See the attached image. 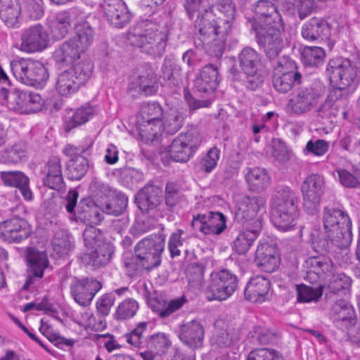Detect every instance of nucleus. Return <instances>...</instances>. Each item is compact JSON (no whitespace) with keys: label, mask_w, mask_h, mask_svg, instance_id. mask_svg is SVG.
I'll return each instance as SVG.
<instances>
[{"label":"nucleus","mask_w":360,"mask_h":360,"mask_svg":"<svg viewBox=\"0 0 360 360\" xmlns=\"http://www.w3.org/2000/svg\"><path fill=\"white\" fill-rule=\"evenodd\" d=\"M322 223L326 241L322 242L321 245L314 246L317 252H326L329 249V242L341 249L346 248L351 244L352 220L345 211L330 205L324 207Z\"/></svg>","instance_id":"1"},{"label":"nucleus","mask_w":360,"mask_h":360,"mask_svg":"<svg viewBox=\"0 0 360 360\" xmlns=\"http://www.w3.org/2000/svg\"><path fill=\"white\" fill-rule=\"evenodd\" d=\"M160 28L159 25L150 20H141L130 29L127 39L142 52L153 57H161L165 51L167 33Z\"/></svg>","instance_id":"2"},{"label":"nucleus","mask_w":360,"mask_h":360,"mask_svg":"<svg viewBox=\"0 0 360 360\" xmlns=\"http://www.w3.org/2000/svg\"><path fill=\"white\" fill-rule=\"evenodd\" d=\"M165 237L155 235L145 238L134 248L135 255L126 266L134 271L141 269L151 270L161 263V255L165 248Z\"/></svg>","instance_id":"3"},{"label":"nucleus","mask_w":360,"mask_h":360,"mask_svg":"<svg viewBox=\"0 0 360 360\" xmlns=\"http://www.w3.org/2000/svg\"><path fill=\"white\" fill-rule=\"evenodd\" d=\"M94 64L90 60H84L61 72L56 82V89L61 96H69L77 92L92 75Z\"/></svg>","instance_id":"4"},{"label":"nucleus","mask_w":360,"mask_h":360,"mask_svg":"<svg viewBox=\"0 0 360 360\" xmlns=\"http://www.w3.org/2000/svg\"><path fill=\"white\" fill-rule=\"evenodd\" d=\"M255 36V41L269 60H276L283 46L284 25L283 22L268 26L255 25L251 28Z\"/></svg>","instance_id":"5"},{"label":"nucleus","mask_w":360,"mask_h":360,"mask_svg":"<svg viewBox=\"0 0 360 360\" xmlns=\"http://www.w3.org/2000/svg\"><path fill=\"white\" fill-rule=\"evenodd\" d=\"M326 72L333 86L332 89H340L342 94L347 95V88L357 80L359 74L356 65L349 59L342 57L330 60Z\"/></svg>","instance_id":"6"},{"label":"nucleus","mask_w":360,"mask_h":360,"mask_svg":"<svg viewBox=\"0 0 360 360\" xmlns=\"http://www.w3.org/2000/svg\"><path fill=\"white\" fill-rule=\"evenodd\" d=\"M11 70L18 80L28 86L42 87L49 78L47 68L39 60H13Z\"/></svg>","instance_id":"7"},{"label":"nucleus","mask_w":360,"mask_h":360,"mask_svg":"<svg viewBox=\"0 0 360 360\" xmlns=\"http://www.w3.org/2000/svg\"><path fill=\"white\" fill-rule=\"evenodd\" d=\"M302 74L297 70L295 63L289 57L280 58L274 67L271 82L274 89L280 94H286L295 85L302 83Z\"/></svg>","instance_id":"8"},{"label":"nucleus","mask_w":360,"mask_h":360,"mask_svg":"<svg viewBox=\"0 0 360 360\" xmlns=\"http://www.w3.org/2000/svg\"><path fill=\"white\" fill-rule=\"evenodd\" d=\"M238 287V278L236 274L226 269L213 272L205 291L209 301H224L229 298Z\"/></svg>","instance_id":"9"},{"label":"nucleus","mask_w":360,"mask_h":360,"mask_svg":"<svg viewBox=\"0 0 360 360\" xmlns=\"http://www.w3.org/2000/svg\"><path fill=\"white\" fill-rule=\"evenodd\" d=\"M239 65L247 77L246 86L250 90L259 87L264 79L262 56L255 49L246 46L238 56Z\"/></svg>","instance_id":"10"},{"label":"nucleus","mask_w":360,"mask_h":360,"mask_svg":"<svg viewBox=\"0 0 360 360\" xmlns=\"http://www.w3.org/2000/svg\"><path fill=\"white\" fill-rule=\"evenodd\" d=\"M349 111L348 95L342 94L340 89H331L325 101L316 110V114L317 117L333 122V119L336 121L348 120Z\"/></svg>","instance_id":"11"},{"label":"nucleus","mask_w":360,"mask_h":360,"mask_svg":"<svg viewBox=\"0 0 360 360\" xmlns=\"http://www.w3.org/2000/svg\"><path fill=\"white\" fill-rule=\"evenodd\" d=\"M148 322L139 323L129 333L125 335L127 342L137 348H146L156 354H165L171 346V342L165 333L152 335L144 341L143 333L148 328Z\"/></svg>","instance_id":"12"},{"label":"nucleus","mask_w":360,"mask_h":360,"mask_svg":"<svg viewBox=\"0 0 360 360\" xmlns=\"http://www.w3.org/2000/svg\"><path fill=\"white\" fill-rule=\"evenodd\" d=\"M18 49L26 53H34L44 51L49 46L50 37L47 29L37 23L24 28L21 31Z\"/></svg>","instance_id":"13"},{"label":"nucleus","mask_w":360,"mask_h":360,"mask_svg":"<svg viewBox=\"0 0 360 360\" xmlns=\"http://www.w3.org/2000/svg\"><path fill=\"white\" fill-rule=\"evenodd\" d=\"M324 184L323 177L317 174L309 175L302 183L303 207L307 214L313 215L318 212Z\"/></svg>","instance_id":"14"},{"label":"nucleus","mask_w":360,"mask_h":360,"mask_svg":"<svg viewBox=\"0 0 360 360\" xmlns=\"http://www.w3.org/2000/svg\"><path fill=\"white\" fill-rule=\"evenodd\" d=\"M163 110L158 103H145L137 118L141 133L155 137L161 130Z\"/></svg>","instance_id":"15"},{"label":"nucleus","mask_w":360,"mask_h":360,"mask_svg":"<svg viewBox=\"0 0 360 360\" xmlns=\"http://www.w3.org/2000/svg\"><path fill=\"white\" fill-rule=\"evenodd\" d=\"M266 199L261 196H245L237 204L235 214L238 221L249 224L259 220L262 223L260 212H265Z\"/></svg>","instance_id":"16"},{"label":"nucleus","mask_w":360,"mask_h":360,"mask_svg":"<svg viewBox=\"0 0 360 360\" xmlns=\"http://www.w3.org/2000/svg\"><path fill=\"white\" fill-rule=\"evenodd\" d=\"M30 233V225L23 218L14 217L0 223V237L7 243H19L27 239Z\"/></svg>","instance_id":"17"},{"label":"nucleus","mask_w":360,"mask_h":360,"mask_svg":"<svg viewBox=\"0 0 360 360\" xmlns=\"http://www.w3.org/2000/svg\"><path fill=\"white\" fill-rule=\"evenodd\" d=\"M321 97V91L314 87L302 88L289 99L288 106L294 114L303 115L311 111Z\"/></svg>","instance_id":"18"},{"label":"nucleus","mask_w":360,"mask_h":360,"mask_svg":"<svg viewBox=\"0 0 360 360\" xmlns=\"http://www.w3.org/2000/svg\"><path fill=\"white\" fill-rule=\"evenodd\" d=\"M191 226L205 235H219L226 228L225 216L220 212L193 215Z\"/></svg>","instance_id":"19"},{"label":"nucleus","mask_w":360,"mask_h":360,"mask_svg":"<svg viewBox=\"0 0 360 360\" xmlns=\"http://www.w3.org/2000/svg\"><path fill=\"white\" fill-rule=\"evenodd\" d=\"M100 6L112 27L122 28L130 22L131 13L122 0H103Z\"/></svg>","instance_id":"20"},{"label":"nucleus","mask_w":360,"mask_h":360,"mask_svg":"<svg viewBox=\"0 0 360 360\" xmlns=\"http://www.w3.org/2000/svg\"><path fill=\"white\" fill-rule=\"evenodd\" d=\"M101 287V283L93 278H75L70 285V292L77 303L86 307L91 304Z\"/></svg>","instance_id":"21"},{"label":"nucleus","mask_w":360,"mask_h":360,"mask_svg":"<svg viewBox=\"0 0 360 360\" xmlns=\"http://www.w3.org/2000/svg\"><path fill=\"white\" fill-rule=\"evenodd\" d=\"M26 259L29 270L25 283L22 287L23 290L28 289L30 285L33 283L34 278H42L44 270L49 264L46 253L39 251L34 248H27Z\"/></svg>","instance_id":"22"},{"label":"nucleus","mask_w":360,"mask_h":360,"mask_svg":"<svg viewBox=\"0 0 360 360\" xmlns=\"http://www.w3.org/2000/svg\"><path fill=\"white\" fill-rule=\"evenodd\" d=\"M212 12L209 8L199 12L195 21V29L202 39L216 36L221 41H224L226 35H223L220 30L221 21H218Z\"/></svg>","instance_id":"23"},{"label":"nucleus","mask_w":360,"mask_h":360,"mask_svg":"<svg viewBox=\"0 0 360 360\" xmlns=\"http://www.w3.org/2000/svg\"><path fill=\"white\" fill-rule=\"evenodd\" d=\"M162 191L153 184H146L136 195L135 203L143 213L156 210L162 202Z\"/></svg>","instance_id":"24"},{"label":"nucleus","mask_w":360,"mask_h":360,"mask_svg":"<svg viewBox=\"0 0 360 360\" xmlns=\"http://www.w3.org/2000/svg\"><path fill=\"white\" fill-rule=\"evenodd\" d=\"M301 34L308 41H324L330 34V27L325 19L313 17L302 25Z\"/></svg>","instance_id":"25"},{"label":"nucleus","mask_w":360,"mask_h":360,"mask_svg":"<svg viewBox=\"0 0 360 360\" xmlns=\"http://www.w3.org/2000/svg\"><path fill=\"white\" fill-rule=\"evenodd\" d=\"M82 53L75 40L69 39L56 47L52 58L58 66L64 68L73 64Z\"/></svg>","instance_id":"26"},{"label":"nucleus","mask_w":360,"mask_h":360,"mask_svg":"<svg viewBox=\"0 0 360 360\" xmlns=\"http://www.w3.org/2000/svg\"><path fill=\"white\" fill-rule=\"evenodd\" d=\"M330 319L337 328L345 330L356 322L354 311L352 306L345 300H338L332 305Z\"/></svg>","instance_id":"27"},{"label":"nucleus","mask_w":360,"mask_h":360,"mask_svg":"<svg viewBox=\"0 0 360 360\" xmlns=\"http://www.w3.org/2000/svg\"><path fill=\"white\" fill-rule=\"evenodd\" d=\"M255 261L262 271L274 272L280 264V257L276 247L268 243L259 244L256 250Z\"/></svg>","instance_id":"28"},{"label":"nucleus","mask_w":360,"mask_h":360,"mask_svg":"<svg viewBox=\"0 0 360 360\" xmlns=\"http://www.w3.org/2000/svg\"><path fill=\"white\" fill-rule=\"evenodd\" d=\"M209 9L212 11L218 21H221L219 28L223 35H227L236 18V6L233 1L219 0Z\"/></svg>","instance_id":"29"},{"label":"nucleus","mask_w":360,"mask_h":360,"mask_svg":"<svg viewBox=\"0 0 360 360\" xmlns=\"http://www.w3.org/2000/svg\"><path fill=\"white\" fill-rule=\"evenodd\" d=\"M254 11L257 18L250 22L251 28L255 25L264 27L275 22H283L277 8L269 0H259L254 7Z\"/></svg>","instance_id":"30"},{"label":"nucleus","mask_w":360,"mask_h":360,"mask_svg":"<svg viewBox=\"0 0 360 360\" xmlns=\"http://www.w3.org/2000/svg\"><path fill=\"white\" fill-rule=\"evenodd\" d=\"M262 228V223L259 220L255 221L252 224H245V229L239 232L233 240V250L238 255L247 253L259 236Z\"/></svg>","instance_id":"31"},{"label":"nucleus","mask_w":360,"mask_h":360,"mask_svg":"<svg viewBox=\"0 0 360 360\" xmlns=\"http://www.w3.org/2000/svg\"><path fill=\"white\" fill-rule=\"evenodd\" d=\"M204 328L201 323L192 320L179 326L178 336L181 341L191 349L201 347L204 340Z\"/></svg>","instance_id":"32"},{"label":"nucleus","mask_w":360,"mask_h":360,"mask_svg":"<svg viewBox=\"0 0 360 360\" xmlns=\"http://www.w3.org/2000/svg\"><path fill=\"white\" fill-rule=\"evenodd\" d=\"M271 283L262 276L250 279L244 290L247 300L252 302H262L269 298Z\"/></svg>","instance_id":"33"},{"label":"nucleus","mask_w":360,"mask_h":360,"mask_svg":"<svg viewBox=\"0 0 360 360\" xmlns=\"http://www.w3.org/2000/svg\"><path fill=\"white\" fill-rule=\"evenodd\" d=\"M219 80V72L216 66L208 64L204 66L194 80V87L201 93H210L216 90Z\"/></svg>","instance_id":"34"},{"label":"nucleus","mask_w":360,"mask_h":360,"mask_svg":"<svg viewBox=\"0 0 360 360\" xmlns=\"http://www.w3.org/2000/svg\"><path fill=\"white\" fill-rule=\"evenodd\" d=\"M114 248L108 242H98V245L89 249L84 255V259L95 268H99L108 264L113 255Z\"/></svg>","instance_id":"35"},{"label":"nucleus","mask_w":360,"mask_h":360,"mask_svg":"<svg viewBox=\"0 0 360 360\" xmlns=\"http://www.w3.org/2000/svg\"><path fill=\"white\" fill-rule=\"evenodd\" d=\"M98 203L91 199H82L77 207L75 219L87 224H98L103 220Z\"/></svg>","instance_id":"36"},{"label":"nucleus","mask_w":360,"mask_h":360,"mask_svg":"<svg viewBox=\"0 0 360 360\" xmlns=\"http://www.w3.org/2000/svg\"><path fill=\"white\" fill-rule=\"evenodd\" d=\"M45 176L43 177L44 185L49 188L60 191L65 188V184L62 174L60 161L53 158L45 167Z\"/></svg>","instance_id":"37"},{"label":"nucleus","mask_w":360,"mask_h":360,"mask_svg":"<svg viewBox=\"0 0 360 360\" xmlns=\"http://www.w3.org/2000/svg\"><path fill=\"white\" fill-rule=\"evenodd\" d=\"M161 77L165 85L179 88L183 83L181 68L172 57H166L161 68Z\"/></svg>","instance_id":"38"},{"label":"nucleus","mask_w":360,"mask_h":360,"mask_svg":"<svg viewBox=\"0 0 360 360\" xmlns=\"http://www.w3.org/2000/svg\"><path fill=\"white\" fill-rule=\"evenodd\" d=\"M297 217V208L290 207L288 210L283 207L271 208L272 223L277 229L283 231H289L296 225Z\"/></svg>","instance_id":"39"},{"label":"nucleus","mask_w":360,"mask_h":360,"mask_svg":"<svg viewBox=\"0 0 360 360\" xmlns=\"http://www.w3.org/2000/svg\"><path fill=\"white\" fill-rule=\"evenodd\" d=\"M77 13L75 9L57 13L51 27L52 35L56 40L62 39L68 35Z\"/></svg>","instance_id":"40"},{"label":"nucleus","mask_w":360,"mask_h":360,"mask_svg":"<svg viewBox=\"0 0 360 360\" xmlns=\"http://www.w3.org/2000/svg\"><path fill=\"white\" fill-rule=\"evenodd\" d=\"M128 205L127 196L119 191L98 205L101 211L108 215L118 217L125 212Z\"/></svg>","instance_id":"41"},{"label":"nucleus","mask_w":360,"mask_h":360,"mask_svg":"<svg viewBox=\"0 0 360 360\" xmlns=\"http://www.w3.org/2000/svg\"><path fill=\"white\" fill-rule=\"evenodd\" d=\"M157 89L156 77L150 71L136 77L129 87V91H134L144 96L153 95L157 91Z\"/></svg>","instance_id":"42"},{"label":"nucleus","mask_w":360,"mask_h":360,"mask_svg":"<svg viewBox=\"0 0 360 360\" xmlns=\"http://www.w3.org/2000/svg\"><path fill=\"white\" fill-rule=\"evenodd\" d=\"M20 11L18 0H0V18L8 27L17 25Z\"/></svg>","instance_id":"43"},{"label":"nucleus","mask_w":360,"mask_h":360,"mask_svg":"<svg viewBox=\"0 0 360 360\" xmlns=\"http://www.w3.org/2000/svg\"><path fill=\"white\" fill-rule=\"evenodd\" d=\"M26 92L27 91L18 89L9 91L2 88L0 90V99L6 103L10 110L23 114Z\"/></svg>","instance_id":"44"},{"label":"nucleus","mask_w":360,"mask_h":360,"mask_svg":"<svg viewBox=\"0 0 360 360\" xmlns=\"http://www.w3.org/2000/svg\"><path fill=\"white\" fill-rule=\"evenodd\" d=\"M93 114V109L89 107H82L75 111L70 110L66 112L64 120V128L66 132L86 122Z\"/></svg>","instance_id":"45"},{"label":"nucleus","mask_w":360,"mask_h":360,"mask_svg":"<svg viewBox=\"0 0 360 360\" xmlns=\"http://www.w3.org/2000/svg\"><path fill=\"white\" fill-rule=\"evenodd\" d=\"M75 30V36L70 39H75L84 53L94 41V31L89 23L84 20L76 22Z\"/></svg>","instance_id":"46"},{"label":"nucleus","mask_w":360,"mask_h":360,"mask_svg":"<svg viewBox=\"0 0 360 360\" xmlns=\"http://www.w3.org/2000/svg\"><path fill=\"white\" fill-rule=\"evenodd\" d=\"M52 245L55 253L60 257L68 255L74 248L72 236L66 229H59L55 232Z\"/></svg>","instance_id":"47"},{"label":"nucleus","mask_w":360,"mask_h":360,"mask_svg":"<svg viewBox=\"0 0 360 360\" xmlns=\"http://www.w3.org/2000/svg\"><path fill=\"white\" fill-rule=\"evenodd\" d=\"M184 198L181 186L176 182L169 181L165 184L164 202L165 209L174 212Z\"/></svg>","instance_id":"48"},{"label":"nucleus","mask_w":360,"mask_h":360,"mask_svg":"<svg viewBox=\"0 0 360 360\" xmlns=\"http://www.w3.org/2000/svg\"><path fill=\"white\" fill-rule=\"evenodd\" d=\"M298 198L288 187L278 188L274 195L272 207H290L297 209Z\"/></svg>","instance_id":"49"},{"label":"nucleus","mask_w":360,"mask_h":360,"mask_svg":"<svg viewBox=\"0 0 360 360\" xmlns=\"http://www.w3.org/2000/svg\"><path fill=\"white\" fill-rule=\"evenodd\" d=\"M245 179L252 189L256 191H263L270 184V177L264 168L250 169L246 174Z\"/></svg>","instance_id":"50"},{"label":"nucleus","mask_w":360,"mask_h":360,"mask_svg":"<svg viewBox=\"0 0 360 360\" xmlns=\"http://www.w3.org/2000/svg\"><path fill=\"white\" fill-rule=\"evenodd\" d=\"M27 158V146L22 143H15L0 153V161L6 164H17L25 161Z\"/></svg>","instance_id":"51"},{"label":"nucleus","mask_w":360,"mask_h":360,"mask_svg":"<svg viewBox=\"0 0 360 360\" xmlns=\"http://www.w3.org/2000/svg\"><path fill=\"white\" fill-rule=\"evenodd\" d=\"M89 190L98 205L119 192L98 177H94L92 179L89 186Z\"/></svg>","instance_id":"52"},{"label":"nucleus","mask_w":360,"mask_h":360,"mask_svg":"<svg viewBox=\"0 0 360 360\" xmlns=\"http://www.w3.org/2000/svg\"><path fill=\"white\" fill-rule=\"evenodd\" d=\"M89 169V161L82 155L70 158L66 165L68 178L70 180H80Z\"/></svg>","instance_id":"53"},{"label":"nucleus","mask_w":360,"mask_h":360,"mask_svg":"<svg viewBox=\"0 0 360 360\" xmlns=\"http://www.w3.org/2000/svg\"><path fill=\"white\" fill-rule=\"evenodd\" d=\"M184 138L177 136L169 146L168 153L175 162H186L192 157L191 152L186 145Z\"/></svg>","instance_id":"54"},{"label":"nucleus","mask_w":360,"mask_h":360,"mask_svg":"<svg viewBox=\"0 0 360 360\" xmlns=\"http://www.w3.org/2000/svg\"><path fill=\"white\" fill-rule=\"evenodd\" d=\"M205 266L199 262L188 264L186 267V276L188 285L198 289L205 283Z\"/></svg>","instance_id":"55"},{"label":"nucleus","mask_w":360,"mask_h":360,"mask_svg":"<svg viewBox=\"0 0 360 360\" xmlns=\"http://www.w3.org/2000/svg\"><path fill=\"white\" fill-rule=\"evenodd\" d=\"M297 300L299 302H310L317 301L323 294V288L321 285L313 288L304 284L296 285Z\"/></svg>","instance_id":"56"},{"label":"nucleus","mask_w":360,"mask_h":360,"mask_svg":"<svg viewBox=\"0 0 360 360\" xmlns=\"http://www.w3.org/2000/svg\"><path fill=\"white\" fill-rule=\"evenodd\" d=\"M139 309L138 302L133 299L123 300L117 307L115 319L117 321H124L134 316Z\"/></svg>","instance_id":"57"},{"label":"nucleus","mask_w":360,"mask_h":360,"mask_svg":"<svg viewBox=\"0 0 360 360\" xmlns=\"http://www.w3.org/2000/svg\"><path fill=\"white\" fill-rule=\"evenodd\" d=\"M330 276L328 285V290L330 292L338 294L340 292L348 290L352 283L351 278L345 274H328Z\"/></svg>","instance_id":"58"},{"label":"nucleus","mask_w":360,"mask_h":360,"mask_svg":"<svg viewBox=\"0 0 360 360\" xmlns=\"http://www.w3.org/2000/svg\"><path fill=\"white\" fill-rule=\"evenodd\" d=\"M325 51L319 46H306L302 52L303 61L309 66H319L323 63Z\"/></svg>","instance_id":"59"},{"label":"nucleus","mask_w":360,"mask_h":360,"mask_svg":"<svg viewBox=\"0 0 360 360\" xmlns=\"http://www.w3.org/2000/svg\"><path fill=\"white\" fill-rule=\"evenodd\" d=\"M307 265L310 266L313 269L312 271L316 274L321 272L328 274H332L334 271V266L332 262L327 259L320 257H311L306 261Z\"/></svg>","instance_id":"60"},{"label":"nucleus","mask_w":360,"mask_h":360,"mask_svg":"<svg viewBox=\"0 0 360 360\" xmlns=\"http://www.w3.org/2000/svg\"><path fill=\"white\" fill-rule=\"evenodd\" d=\"M1 177L6 185L16 188H18L20 186H26L29 182L28 178L21 172H1Z\"/></svg>","instance_id":"61"},{"label":"nucleus","mask_w":360,"mask_h":360,"mask_svg":"<svg viewBox=\"0 0 360 360\" xmlns=\"http://www.w3.org/2000/svg\"><path fill=\"white\" fill-rule=\"evenodd\" d=\"M246 360H283L281 355L274 349L259 348L251 351Z\"/></svg>","instance_id":"62"},{"label":"nucleus","mask_w":360,"mask_h":360,"mask_svg":"<svg viewBox=\"0 0 360 360\" xmlns=\"http://www.w3.org/2000/svg\"><path fill=\"white\" fill-rule=\"evenodd\" d=\"M26 96L23 114L34 113L42 109L44 100L39 94L27 91Z\"/></svg>","instance_id":"63"},{"label":"nucleus","mask_w":360,"mask_h":360,"mask_svg":"<svg viewBox=\"0 0 360 360\" xmlns=\"http://www.w3.org/2000/svg\"><path fill=\"white\" fill-rule=\"evenodd\" d=\"M329 148V142L323 139L309 140L303 150L304 155L312 154L316 156H322L326 153Z\"/></svg>","instance_id":"64"}]
</instances>
